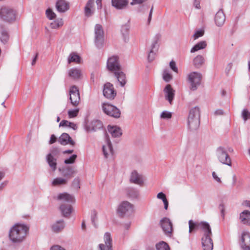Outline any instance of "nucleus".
<instances>
[{
	"mask_svg": "<svg viewBox=\"0 0 250 250\" xmlns=\"http://www.w3.org/2000/svg\"><path fill=\"white\" fill-rule=\"evenodd\" d=\"M28 231V228L26 226L16 224L10 230L9 237L13 242L20 243L25 239Z\"/></svg>",
	"mask_w": 250,
	"mask_h": 250,
	"instance_id": "obj_1",
	"label": "nucleus"
},
{
	"mask_svg": "<svg viewBox=\"0 0 250 250\" xmlns=\"http://www.w3.org/2000/svg\"><path fill=\"white\" fill-rule=\"evenodd\" d=\"M58 199L62 201V204L60 206V209L64 217L69 216L72 211L71 203H74V197L67 193H63L59 194Z\"/></svg>",
	"mask_w": 250,
	"mask_h": 250,
	"instance_id": "obj_2",
	"label": "nucleus"
},
{
	"mask_svg": "<svg viewBox=\"0 0 250 250\" xmlns=\"http://www.w3.org/2000/svg\"><path fill=\"white\" fill-rule=\"evenodd\" d=\"M188 125L191 130L197 129L200 125V110L194 107L190 110L188 118Z\"/></svg>",
	"mask_w": 250,
	"mask_h": 250,
	"instance_id": "obj_3",
	"label": "nucleus"
},
{
	"mask_svg": "<svg viewBox=\"0 0 250 250\" xmlns=\"http://www.w3.org/2000/svg\"><path fill=\"white\" fill-rule=\"evenodd\" d=\"M203 236L202 238V244L204 250H212L213 244L211 238L212 235L210 227L203 232Z\"/></svg>",
	"mask_w": 250,
	"mask_h": 250,
	"instance_id": "obj_4",
	"label": "nucleus"
},
{
	"mask_svg": "<svg viewBox=\"0 0 250 250\" xmlns=\"http://www.w3.org/2000/svg\"><path fill=\"white\" fill-rule=\"evenodd\" d=\"M0 17L3 20L10 22L15 20L16 12L10 7L3 6L0 9Z\"/></svg>",
	"mask_w": 250,
	"mask_h": 250,
	"instance_id": "obj_5",
	"label": "nucleus"
},
{
	"mask_svg": "<svg viewBox=\"0 0 250 250\" xmlns=\"http://www.w3.org/2000/svg\"><path fill=\"white\" fill-rule=\"evenodd\" d=\"M102 109L106 115L115 118H118L120 117L121 111L115 106L108 103H103Z\"/></svg>",
	"mask_w": 250,
	"mask_h": 250,
	"instance_id": "obj_6",
	"label": "nucleus"
},
{
	"mask_svg": "<svg viewBox=\"0 0 250 250\" xmlns=\"http://www.w3.org/2000/svg\"><path fill=\"white\" fill-rule=\"evenodd\" d=\"M202 75L200 73L193 72L188 75V81L190 84V89L195 90L201 83Z\"/></svg>",
	"mask_w": 250,
	"mask_h": 250,
	"instance_id": "obj_7",
	"label": "nucleus"
},
{
	"mask_svg": "<svg viewBox=\"0 0 250 250\" xmlns=\"http://www.w3.org/2000/svg\"><path fill=\"white\" fill-rule=\"evenodd\" d=\"M103 94L106 98L113 100L117 95V92L112 84L107 83L104 85Z\"/></svg>",
	"mask_w": 250,
	"mask_h": 250,
	"instance_id": "obj_8",
	"label": "nucleus"
},
{
	"mask_svg": "<svg viewBox=\"0 0 250 250\" xmlns=\"http://www.w3.org/2000/svg\"><path fill=\"white\" fill-rule=\"evenodd\" d=\"M69 96L71 104L74 106H77L80 101V93L77 87L74 85L70 87Z\"/></svg>",
	"mask_w": 250,
	"mask_h": 250,
	"instance_id": "obj_9",
	"label": "nucleus"
},
{
	"mask_svg": "<svg viewBox=\"0 0 250 250\" xmlns=\"http://www.w3.org/2000/svg\"><path fill=\"white\" fill-rule=\"evenodd\" d=\"M133 211V205L127 201L123 202L119 205L118 208V213L121 216H123L126 214L132 213Z\"/></svg>",
	"mask_w": 250,
	"mask_h": 250,
	"instance_id": "obj_10",
	"label": "nucleus"
},
{
	"mask_svg": "<svg viewBox=\"0 0 250 250\" xmlns=\"http://www.w3.org/2000/svg\"><path fill=\"white\" fill-rule=\"evenodd\" d=\"M107 67L109 70L114 72V73L121 69L119 63L118 57L113 56L109 58L107 60Z\"/></svg>",
	"mask_w": 250,
	"mask_h": 250,
	"instance_id": "obj_11",
	"label": "nucleus"
},
{
	"mask_svg": "<svg viewBox=\"0 0 250 250\" xmlns=\"http://www.w3.org/2000/svg\"><path fill=\"white\" fill-rule=\"evenodd\" d=\"M240 246L243 250H250V233L243 231L240 238Z\"/></svg>",
	"mask_w": 250,
	"mask_h": 250,
	"instance_id": "obj_12",
	"label": "nucleus"
},
{
	"mask_svg": "<svg viewBox=\"0 0 250 250\" xmlns=\"http://www.w3.org/2000/svg\"><path fill=\"white\" fill-rule=\"evenodd\" d=\"M217 152L218 158L221 163L228 166L231 165L230 158L223 147H218L217 150Z\"/></svg>",
	"mask_w": 250,
	"mask_h": 250,
	"instance_id": "obj_13",
	"label": "nucleus"
},
{
	"mask_svg": "<svg viewBox=\"0 0 250 250\" xmlns=\"http://www.w3.org/2000/svg\"><path fill=\"white\" fill-rule=\"evenodd\" d=\"M161 226L163 231L167 236H170L173 231L172 224L169 219L164 218L161 220Z\"/></svg>",
	"mask_w": 250,
	"mask_h": 250,
	"instance_id": "obj_14",
	"label": "nucleus"
},
{
	"mask_svg": "<svg viewBox=\"0 0 250 250\" xmlns=\"http://www.w3.org/2000/svg\"><path fill=\"white\" fill-rule=\"evenodd\" d=\"M210 226L206 222L194 223L192 220L189 221V231L191 232L194 229H200L202 233Z\"/></svg>",
	"mask_w": 250,
	"mask_h": 250,
	"instance_id": "obj_15",
	"label": "nucleus"
},
{
	"mask_svg": "<svg viewBox=\"0 0 250 250\" xmlns=\"http://www.w3.org/2000/svg\"><path fill=\"white\" fill-rule=\"evenodd\" d=\"M104 244H100L99 248L100 250H111L112 248V239L110 234L106 232L104 235Z\"/></svg>",
	"mask_w": 250,
	"mask_h": 250,
	"instance_id": "obj_16",
	"label": "nucleus"
},
{
	"mask_svg": "<svg viewBox=\"0 0 250 250\" xmlns=\"http://www.w3.org/2000/svg\"><path fill=\"white\" fill-rule=\"evenodd\" d=\"M58 142L63 146L70 145L74 146L75 142L72 140L69 135L66 133H63L59 138Z\"/></svg>",
	"mask_w": 250,
	"mask_h": 250,
	"instance_id": "obj_17",
	"label": "nucleus"
},
{
	"mask_svg": "<svg viewBox=\"0 0 250 250\" xmlns=\"http://www.w3.org/2000/svg\"><path fill=\"white\" fill-rule=\"evenodd\" d=\"M165 98L170 104H172V100L175 96V90L172 88L170 84H167L164 89Z\"/></svg>",
	"mask_w": 250,
	"mask_h": 250,
	"instance_id": "obj_18",
	"label": "nucleus"
},
{
	"mask_svg": "<svg viewBox=\"0 0 250 250\" xmlns=\"http://www.w3.org/2000/svg\"><path fill=\"white\" fill-rule=\"evenodd\" d=\"M103 127L102 122L99 120L92 121L86 126L87 130L88 131H96Z\"/></svg>",
	"mask_w": 250,
	"mask_h": 250,
	"instance_id": "obj_19",
	"label": "nucleus"
},
{
	"mask_svg": "<svg viewBox=\"0 0 250 250\" xmlns=\"http://www.w3.org/2000/svg\"><path fill=\"white\" fill-rule=\"evenodd\" d=\"M130 181L131 183L139 185H142L143 184V179L142 176L139 174V173L136 171H133L131 173Z\"/></svg>",
	"mask_w": 250,
	"mask_h": 250,
	"instance_id": "obj_20",
	"label": "nucleus"
},
{
	"mask_svg": "<svg viewBox=\"0 0 250 250\" xmlns=\"http://www.w3.org/2000/svg\"><path fill=\"white\" fill-rule=\"evenodd\" d=\"M112 5L117 9L126 8L128 4V0H112Z\"/></svg>",
	"mask_w": 250,
	"mask_h": 250,
	"instance_id": "obj_21",
	"label": "nucleus"
},
{
	"mask_svg": "<svg viewBox=\"0 0 250 250\" xmlns=\"http://www.w3.org/2000/svg\"><path fill=\"white\" fill-rule=\"evenodd\" d=\"M215 22L218 26L223 25L225 21V16L222 10H219L215 16Z\"/></svg>",
	"mask_w": 250,
	"mask_h": 250,
	"instance_id": "obj_22",
	"label": "nucleus"
},
{
	"mask_svg": "<svg viewBox=\"0 0 250 250\" xmlns=\"http://www.w3.org/2000/svg\"><path fill=\"white\" fill-rule=\"evenodd\" d=\"M62 172L63 176L66 178V179H70L73 177L74 174L76 172L74 168L69 166L63 168Z\"/></svg>",
	"mask_w": 250,
	"mask_h": 250,
	"instance_id": "obj_23",
	"label": "nucleus"
},
{
	"mask_svg": "<svg viewBox=\"0 0 250 250\" xmlns=\"http://www.w3.org/2000/svg\"><path fill=\"white\" fill-rule=\"evenodd\" d=\"M56 8L61 12H64L69 9V4L64 0H58L56 2Z\"/></svg>",
	"mask_w": 250,
	"mask_h": 250,
	"instance_id": "obj_24",
	"label": "nucleus"
},
{
	"mask_svg": "<svg viewBox=\"0 0 250 250\" xmlns=\"http://www.w3.org/2000/svg\"><path fill=\"white\" fill-rule=\"evenodd\" d=\"M241 222L247 225H250V211L244 210L240 214Z\"/></svg>",
	"mask_w": 250,
	"mask_h": 250,
	"instance_id": "obj_25",
	"label": "nucleus"
},
{
	"mask_svg": "<svg viewBox=\"0 0 250 250\" xmlns=\"http://www.w3.org/2000/svg\"><path fill=\"white\" fill-rule=\"evenodd\" d=\"M68 73L69 77L74 80H78L82 76L81 70L77 68H73L69 69Z\"/></svg>",
	"mask_w": 250,
	"mask_h": 250,
	"instance_id": "obj_26",
	"label": "nucleus"
},
{
	"mask_svg": "<svg viewBox=\"0 0 250 250\" xmlns=\"http://www.w3.org/2000/svg\"><path fill=\"white\" fill-rule=\"evenodd\" d=\"M108 130L111 135L114 137H118L122 135L121 129L116 126H108Z\"/></svg>",
	"mask_w": 250,
	"mask_h": 250,
	"instance_id": "obj_27",
	"label": "nucleus"
},
{
	"mask_svg": "<svg viewBox=\"0 0 250 250\" xmlns=\"http://www.w3.org/2000/svg\"><path fill=\"white\" fill-rule=\"evenodd\" d=\"M114 74L120 82L121 85L122 86H124L126 83V77L125 74L122 72V69L118 71H115Z\"/></svg>",
	"mask_w": 250,
	"mask_h": 250,
	"instance_id": "obj_28",
	"label": "nucleus"
},
{
	"mask_svg": "<svg viewBox=\"0 0 250 250\" xmlns=\"http://www.w3.org/2000/svg\"><path fill=\"white\" fill-rule=\"evenodd\" d=\"M47 161L53 171H55L57 168L56 159L51 154H49L47 156Z\"/></svg>",
	"mask_w": 250,
	"mask_h": 250,
	"instance_id": "obj_29",
	"label": "nucleus"
},
{
	"mask_svg": "<svg viewBox=\"0 0 250 250\" xmlns=\"http://www.w3.org/2000/svg\"><path fill=\"white\" fill-rule=\"evenodd\" d=\"M68 62L69 64L72 62L76 63H81V58L75 53H72L70 54L68 58Z\"/></svg>",
	"mask_w": 250,
	"mask_h": 250,
	"instance_id": "obj_30",
	"label": "nucleus"
},
{
	"mask_svg": "<svg viewBox=\"0 0 250 250\" xmlns=\"http://www.w3.org/2000/svg\"><path fill=\"white\" fill-rule=\"evenodd\" d=\"M103 151L105 157L107 158L110 154H112V148L111 143L108 140L106 146H103Z\"/></svg>",
	"mask_w": 250,
	"mask_h": 250,
	"instance_id": "obj_31",
	"label": "nucleus"
},
{
	"mask_svg": "<svg viewBox=\"0 0 250 250\" xmlns=\"http://www.w3.org/2000/svg\"><path fill=\"white\" fill-rule=\"evenodd\" d=\"M207 43L206 41H201L195 44L190 50V52L193 53L201 49H203L206 47Z\"/></svg>",
	"mask_w": 250,
	"mask_h": 250,
	"instance_id": "obj_32",
	"label": "nucleus"
},
{
	"mask_svg": "<svg viewBox=\"0 0 250 250\" xmlns=\"http://www.w3.org/2000/svg\"><path fill=\"white\" fill-rule=\"evenodd\" d=\"M94 0H89L85 6L84 11L86 16H90L92 15L93 11L92 8L94 4Z\"/></svg>",
	"mask_w": 250,
	"mask_h": 250,
	"instance_id": "obj_33",
	"label": "nucleus"
},
{
	"mask_svg": "<svg viewBox=\"0 0 250 250\" xmlns=\"http://www.w3.org/2000/svg\"><path fill=\"white\" fill-rule=\"evenodd\" d=\"M64 227L63 221H60L56 222L52 226V230L54 232H58L62 230Z\"/></svg>",
	"mask_w": 250,
	"mask_h": 250,
	"instance_id": "obj_34",
	"label": "nucleus"
},
{
	"mask_svg": "<svg viewBox=\"0 0 250 250\" xmlns=\"http://www.w3.org/2000/svg\"><path fill=\"white\" fill-rule=\"evenodd\" d=\"M95 33L97 40L100 39L103 37L104 31L101 25L97 24L95 27Z\"/></svg>",
	"mask_w": 250,
	"mask_h": 250,
	"instance_id": "obj_35",
	"label": "nucleus"
},
{
	"mask_svg": "<svg viewBox=\"0 0 250 250\" xmlns=\"http://www.w3.org/2000/svg\"><path fill=\"white\" fill-rule=\"evenodd\" d=\"M59 126L62 127H69L73 128L74 130L76 129L77 128V126L75 123L70 122L67 120H63L61 122Z\"/></svg>",
	"mask_w": 250,
	"mask_h": 250,
	"instance_id": "obj_36",
	"label": "nucleus"
},
{
	"mask_svg": "<svg viewBox=\"0 0 250 250\" xmlns=\"http://www.w3.org/2000/svg\"><path fill=\"white\" fill-rule=\"evenodd\" d=\"M67 183L66 179L62 178H57L53 180L52 182V186H58L61 185H66Z\"/></svg>",
	"mask_w": 250,
	"mask_h": 250,
	"instance_id": "obj_37",
	"label": "nucleus"
},
{
	"mask_svg": "<svg viewBox=\"0 0 250 250\" xmlns=\"http://www.w3.org/2000/svg\"><path fill=\"white\" fill-rule=\"evenodd\" d=\"M204 58L202 55L197 56L193 60L194 65L196 67H199L204 62Z\"/></svg>",
	"mask_w": 250,
	"mask_h": 250,
	"instance_id": "obj_38",
	"label": "nucleus"
},
{
	"mask_svg": "<svg viewBox=\"0 0 250 250\" xmlns=\"http://www.w3.org/2000/svg\"><path fill=\"white\" fill-rule=\"evenodd\" d=\"M1 41L3 43H6L9 39V35L7 32L2 28L1 30V36L0 37Z\"/></svg>",
	"mask_w": 250,
	"mask_h": 250,
	"instance_id": "obj_39",
	"label": "nucleus"
},
{
	"mask_svg": "<svg viewBox=\"0 0 250 250\" xmlns=\"http://www.w3.org/2000/svg\"><path fill=\"white\" fill-rule=\"evenodd\" d=\"M156 247L157 250H169L168 245L164 241L157 244Z\"/></svg>",
	"mask_w": 250,
	"mask_h": 250,
	"instance_id": "obj_40",
	"label": "nucleus"
},
{
	"mask_svg": "<svg viewBox=\"0 0 250 250\" xmlns=\"http://www.w3.org/2000/svg\"><path fill=\"white\" fill-rule=\"evenodd\" d=\"M63 24V20L60 19L54 21L51 23V26L52 28H58L62 26Z\"/></svg>",
	"mask_w": 250,
	"mask_h": 250,
	"instance_id": "obj_41",
	"label": "nucleus"
},
{
	"mask_svg": "<svg viewBox=\"0 0 250 250\" xmlns=\"http://www.w3.org/2000/svg\"><path fill=\"white\" fill-rule=\"evenodd\" d=\"M77 157V155L73 154L69 158L66 159L64 160V163L65 164H74L75 162V160Z\"/></svg>",
	"mask_w": 250,
	"mask_h": 250,
	"instance_id": "obj_42",
	"label": "nucleus"
},
{
	"mask_svg": "<svg viewBox=\"0 0 250 250\" xmlns=\"http://www.w3.org/2000/svg\"><path fill=\"white\" fill-rule=\"evenodd\" d=\"M79 109H75L73 110H69L68 111V117L70 118H75L77 116L79 113Z\"/></svg>",
	"mask_w": 250,
	"mask_h": 250,
	"instance_id": "obj_43",
	"label": "nucleus"
},
{
	"mask_svg": "<svg viewBox=\"0 0 250 250\" xmlns=\"http://www.w3.org/2000/svg\"><path fill=\"white\" fill-rule=\"evenodd\" d=\"M46 15L48 19L52 20L55 18L56 15L50 9H48L46 11Z\"/></svg>",
	"mask_w": 250,
	"mask_h": 250,
	"instance_id": "obj_44",
	"label": "nucleus"
},
{
	"mask_svg": "<svg viewBox=\"0 0 250 250\" xmlns=\"http://www.w3.org/2000/svg\"><path fill=\"white\" fill-rule=\"evenodd\" d=\"M204 34V30L201 29L200 30H198L195 32V34L193 35V38L194 40H195L199 38V37H201L203 36Z\"/></svg>",
	"mask_w": 250,
	"mask_h": 250,
	"instance_id": "obj_45",
	"label": "nucleus"
},
{
	"mask_svg": "<svg viewBox=\"0 0 250 250\" xmlns=\"http://www.w3.org/2000/svg\"><path fill=\"white\" fill-rule=\"evenodd\" d=\"M163 79L166 82H169L172 79V75L168 73L167 71H165L163 73Z\"/></svg>",
	"mask_w": 250,
	"mask_h": 250,
	"instance_id": "obj_46",
	"label": "nucleus"
},
{
	"mask_svg": "<svg viewBox=\"0 0 250 250\" xmlns=\"http://www.w3.org/2000/svg\"><path fill=\"white\" fill-rule=\"evenodd\" d=\"M242 117L245 121L250 119V113L247 110L244 109L242 112Z\"/></svg>",
	"mask_w": 250,
	"mask_h": 250,
	"instance_id": "obj_47",
	"label": "nucleus"
},
{
	"mask_svg": "<svg viewBox=\"0 0 250 250\" xmlns=\"http://www.w3.org/2000/svg\"><path fill=\"white\" fill-rule=\"evenodd\" d=\"M161 117L163 119H170L171 117V114L167 111H164L162 113Z\"/></svg>",
	"mask_w": 250,
	"mask_h": 250,
	"instance_id": "obj_48",
	"label": "nucleus"
},
{
	"mask_svg": "<svg viewBox=\"0 0 250 250\" xmlns=\"http://www.w3.org/2000/svg\"><path fill=\"white\" fill-rule=\"evenodd\" d=\"M169 65L171 69L174 72L177 73L178 72V68L176 66V63L175 62L172 61L170 62Z\"/></svg>",
	"mask_w": 250,
	"mask_h": 250,
	"instance_id": "obj_49",
	"label": "nucleus"
},
{
	"mask_svg": "<svg viewBox=\"0 0 250 250\" xmlns=\"http://www.w3.org/2000/svg\"><path fill=\"white\" fill-rule=\"evenodd\" d=\"M57 138L55 135L52 134L51 135L50 140L49 141V144L51 145L57 141Z\"/></svg>",
	"mask_w": 250,
	"mask_h": 250,
	"instance_id": "obj_50",
	"label": "nucleus"
},
{
	"mask_svg": "<svg viewBox=\"0 0 250 250\" xmlns=\"http://www.w3.org/2000/svg\"><path fill=\"white\" fill-rule=\"evenodd\" d=\"M72 185L74 187L77 189L80 188L79 186V181L78 179H75L74 180Z\"/></svg>",
	"mask_w": 250,
	"mask_h": 250,
	"instance_id": "obj_51",
	"label": "nucleus"
},
{
	"mask_svg": "<svg viewBox=\"0 0 250 250\" xmlns=\"http://www.w3.org/2000/svg\"><path fill=\"white\" fill-rule=\"evenodd\" d=\"M157 197L158 199H162L163 200V201H164L165 200H166L167 199L166 195L163 192L159 193L157 194Z\"/></svg>",
	"mask_w": 250,
	"mask_h": 250,
	"instance_id": "obj_52",
	"label": "nucleus"
},
{
	"mask_svg": "<svg viewBox=\"0 0 250 250\" xmlns=\"http://www.w3.org/2000/svg\"><path fill=\"white\" fill-rule=\"evenodd\" d=\"M51 250H65L60 246H54L51 248Z\"/></svg>",
	"mask_w": 250,
	"mask_h": 250,
	"instance_id": "obj_53",
	"label": "nucleus"
},
{
	"mask_svg": "<svg viewBox=\"0 0 250 250\" xmlns=\"http://www.w3.org/2000/svg\"><path fill=\"white\" fill-rule=\"evenodd\" d=\"M212 176L213 178L218 183H221V180L220 178H219L216 175L215 172H212Z\"/></svg>",
	"mask_w": 250,
	"mask_h": 250,
	"instance_id": "obj_54",
	"label": "nucleus"
},
{
	"mask_svg": "<svg viewBox=\"0 0 250 250\" xmlns=\"http://www.w3.org/2000/svg\"><path fill=\"white\" fill-rule=\"evenodd\" d=\"M200 0H195L194 4L196 8L200 9Z\"/></svg>",
	"mask_w": 250,
	"mask_h": 250,
	"instance_id": "obj_55",
	"label": "nucleus"
},
{
	"mask_svg": "<svg viewBox=\"0 0 250 250\" xmlns=\"http://www.w3.org/2000/svg\"><path fill=\"white\" fill-rule=\"evenodd\" d=\"M219 209L221 210L223 216L224 215L225 207L223 204L220 205L219 207Z\"/></svg>",
	"mask_w": 250,
	"mask_h": 250,
	"instance_id": "obj_56",
	"label": "nucleus"
},
{
	"mask_svg": "<svg viewBox=\"0 0 250 250\" xmlns=\"http://www.w3.org/2000/svg\"><path fill=\"white\" fill-rule=\"evenodd\" d=\"M153 7H151V10L150 11V12H149V16H148V22L149 23L150 21H151V18H152V12H153Z\"/></svg>",
	"mask_w": 250,
	"mask_h": 250,
	"instance_id": "obj_57",
	"label": "nucleus"
},
{
	"mask_svg": "<svg viewBox=\"0 0 250 250\" xmlns=\"http://www.w3.org/2000/svg\"><path fill=\"white\" fill-rule=\"evenodd\" d=\"M164 206H165V209H167V208H168V201L167 200V199H166V200H165L164 201Z\"/></svg>",
	"mask_w": 250,
	"mask_h": 250,
	"instance_id": "obj_58",
	"label": "nucleus"
},
{
	"mask_svg": "<svg viewBox=\"0 0 250 250\" xmlns=\"http://www.w3.org/2000/svg\"><path fill=\"white\" fill-rule=\"evenodd\" d=\"M38 53H37L34 57V58L33 59V61H32V65H33L35 64L36 62V61H37V58H38Z\"/></svg>",
	"mask_w": 250,
	"mask_h": 250,
	"instance_id": "obj_59",
	"label": "nucleus"
},
{
	"mask_svg": "<svg viewBox=\"0 0 250 250\" xmlns=\"http://www.w3.org/2000/svg\"><path fill=\"white\" fill-rule=\"evenodd\" d=\"M73 150H65L63 152V153H68V154H71L73 152Z\"/></svg>",
	"mask_w": 250,
	"mask_h": 250,
	"instance_id": "obj_60",
	"label": "nucleus"
},
{
	"mask_svg": "<svg viewBox=\"0 0 250 250\" xmlns=\"http://www.w3.org/2000/svg\"><path fill=\"white\" fill-rule=\"evenodd\" d=\"M5 174L3 172L0 171V180H1L4 176Z\"/></svg>",
	"mask_w": 250,
	"mask_h": 250,
	"instance_id": "obj_61",
	"label": "nucleus"
},
{
	"mask_svg": "<svg viewBox=\"0 0 250 250\" xmlns=\"http://www.w3.org/2000/svg\"><path fill=\"white\" fill-rule=\"evenodd\" d=\"M153 47L151 48V49L150 50L149 53V54H148V59H150V55L151 53H153Z\"/></svg>",
	"mask_w": 250,
	"mask_h": 250,
	"instance_id": "obj_62",
	"label": "nucleus"
},
{
	"mask_svg": "<svg viewBox=\"0 0 250 250\" xmlns=\"http://www.w3.org/2000/svg\"><path fill=\"white\" fill-rule=\"evenodd\" d=\"M101 1L102 0H97V3L100 7H101Z\"/></svg>",
	"mask_w": 250,
	"mask_h": 250,
	"instance_id": "obj_63",
	"label": "nucleus"
},
{
	"mask_svg": "<svg viewBox=\"0 0 250 250\" xmlns=\"http://www.w3.org/2000/svg\"><path fill=\"white\" fill-rule=\"evenodd\" d=\"M51 152L53 154H56V153H57L58 152V150L57 148H55V149H53Z\"/></svg>",
	"mask_w": 250,
	"mask_h": 250,
	"instance_id": "obj_64",
	"label": "nucleus"
}]
</instances>
